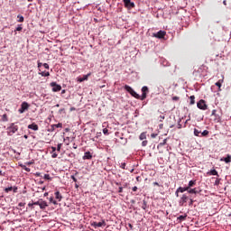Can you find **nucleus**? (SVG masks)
Instances as JSON below:
<instances>
[{
    "mask_svg": "<svg viewBox=\"0 0 231 231\" xmlns=\"http://www.w3.org/2000/svg\"><path fill=\"white\" fill-rule=\"evenodd\" d=\"M196 183V180H190L187 187H179L175 191L176 198H180V192H187V194H199L197 189H193Z\"/></svg>",
    "mask_w": 231,
    "mask_h": 231,
    "instance_id": "obj_1",
    "label": "nucleus"
},
{
    "mask_svg": "<svg viewBox=\"0 0 231 231\" xmlns=\"http://www.w3.org/2000/svg\"><path fill=\"white\" fill-rule=\"evenodd\" d=\"M40 190H37L36 192H34L33 198H37L38 199L36 200V199H32V204L31 202V208L32 206H33V204H37L40 206L41 209H45L48 206V203L46 202V200H42V199H39V198H42L44 189H40Z\"/></svg>",
    "mask_w": 231,
    "mask_h": 231,
    "instance_id": "obj_2",
    "label": "nucleus"
},
{
    "mask_svg": "<svg viewBox=\"0 0 231 231\" xmlns=\"http://www.w3.org/2000/svg\"><path fill=\"white\" fill-rule=\"evenodd\" d=\"M180 198L179 199L180 206H187V202L189 200V195L185 194V192H180Z\"/></svg>",
    "mask_w": 231,
    "mask_h": 231,
    "instance_id": "obj_3",
    "label": "nucleus"
},
{
    "mask_svg": "<svg viewBox=\"0 0 231 231\" xmlns=\"http://www.w3.org/2000/svg\"><path fill=\"white\" fill-rule=\"evenodd\" d=\"M125 89L126 90V92H129V94H131L133 97H135V99L141 98V96L137 94V92H135L134 89L130 87V85H125Z\"/></svg>",
    "mask_w": 231,
    "mask_h": 231,
    "instance_id": "obj_4",
    "label": "nucleus"
},
{
    "mask_svg": "<svg viewBox=\"0 0 231 231\" xmlns=\"http://www.w3.org/2000/svg\"><path fill=\"white\" fill-rule=\"evenodd\" d=\"M18 129L19 127H17V125H15L14 124H12L11 126L7 128V134H9V136H12V134H14V133H17Z\"/></svg>",
    "mask_w": 231,
    "mask_h": 231,
    "instance_id": "obj_5",
    "label": "nucleus"
},
{
    "mask_svg": "<svg viewBox=\"0 0 231 231\" xmlns=\"http://www.w3.org/2000/svg\"><path fill=\"white\" fill-rule=\"evenodd\" d=\"M51 87H52V92H60L62 88L61 85H59L56 81H51Z\"/></svg>",
    "mask_w": 231,
    "mask_h": 231,
    "instance_id": "obj_6",
    "label": "nucleus"
},
{
    "mask_svg": "<svg viewBox=\"0 0 231 231\" xmlns=\"http://www.w3.org/2000/svg\"><path fill=\"white\" fill-rule=\"evenodd\" d=\"M209 134V131H203V133L201 131H199V129H194V135L195 136H208Z\"/></svg>",
    "mask_w": 231,
    "mask_h": 231,
    "instance_id": "obj_7",
    "label": "nucleus"
},
{
    "mask_svg": "<svg viewBox=\"0 0 231 231\" xmlns=\"http://www.w3.org/2000/svg\"><path fill=\"white\" fill-rule=\"evenodd\" d=\"M123 2L125 8H128V10H132L135 6L134 3H132L131 0H123Z\"/></svg>",
    "mask_w": 231,
    "mask_h": 231,
    "instance_id": "obj_8",
    "label": "nucleus"
},
{
    "mask_svg": "<svg viewBox=\"0 0 231 231\" xmlns=\"http://www.w3.org/2000/svg\"><path fill=\"white\" fill-rule=\"evenodd\" d=\"M197 106L199 109H203V110L208 109V105L204 99H200V101L197 103Z\"/></svg>",
    "mask_w": 231,
    "mask_h": 231,
    "instance_id": "obj_9",
    "label": "nucleus"
},
{
    "mask_svg": "<svg viewBox=\"0 0 231 231\" xmlns=\"http://www.w3.org/2000/svg\"><path fill=\"white\" fill-rule=\"evenodd\" d=\"M143 95L140 97L141 101H144L147 97V93L149 92L148 87H143L142 88Z\"/></svg>",
    "mask_w": 231,
    "mask_h": 231,
    "instance_id": "obj_10",
    "label": "nucleus"
},
{
    "mask_svg": "<svg viewBox=\"0 0 231 231\" xmlns=\"http://www.w3.org/2000/svg\"><path fill=\"white\" fill-rule=\"evenodd\" d=\"M167 32L165 31H159L156 34H153L154 38H159L162 40L166 36Z\"/></svg>",
    "mask_w": 231,
    "mask_h": 231,
    "instance_id": "obj_11",
    "label": "nucleus"
},
{
    "mask_svg": "<svg viewBox=\"0 0 231 231\" xmlns=\"http://www.w3.org/2000/svg\"><path fill=\"white\" fill-rule=\"evenodd\" d=\"M28 107H30L28 103L23 102V103H22L21 108L18 111H19V113L23 114V113H24V111H26L28 109Z\"/></svg>",
    "mask_w": 231,
    "mask_h": 231,
    "instance_id": "obj_12",
    "label": "nucleus"
},
{
    "mask_svg": "<svg viewBox=\"0 0 231 231\" xmlns=\"http://www.w3.org/2000/svg\"><path fill=\"white\" fill-rule=\"evenodd\" d=\"M51 157L52 159H57L58 157L56 146H51Z\"/></svg>",
    "mask_w": 231,
    "mask_h": 231,
    "instance_id": "obj_13",
    "label": "nucleus"
},
{
    "mask_svg": "<svg viewBox=\"0 0 231 231\" xmlns=\"http://www.w3.org/2000/svg\"><path fill=\"white\" fill-rule=\"evenodd\" d=\"M93 157L91 152H85V154L83 156V160L86 161V160H91Z\"/></svg>",
    "mask_w": 231,
    "mask_h": 231,
    "instance_id": "obj_14",
    "label": "nucleus"
},
{
    "mask_svg": "<svg viewBox=\"0 0 231 231\" xmlns=\"http://www.w3.org/2000/svg\"><path fill=\"white\" fill-rule=\"evenodd\" d=\"M208 174H211V175H213V176H219V174H218V172H217V171L216 169H211V170L208 172Z\"/></svg>",
    "mask_w": 231,
    "mask_h": 231,
    "instance_id": "obj_15",
    "label": "nucleus"
},
{
    "mask_svg": "<svg viewBox=\"0 0 231 231\" xmlns=\"http://www.w3.org/2000/svg\"><path fill=\"white\" fill-rule=\"evenodd\" d=\"M220 161H225L226 164H229L231 162V155H226L225 159H220Z\"/></svg>",
    "mask_w": 231,
    "mask_h": 231,
    "instance_id": "obj_16",
    "label": "nucleus"
},
{
    "mask_svg": "<svg viewBox=\"0 0 231 231\" xmlns=\"http://www.w3.org/2000/svg\"><path fill=\"white\" fill-rule=\"evenodd\" d=\"M31 129L32 131H39V125H37V124H35V123H32V124H31Z\"/></svg>",
    "mask_w": 231,
    "mask_h": 231,
    "instance_id": "obj_17",
    "label": "nucleus"
},
{
    "mask_svg": "<svg viewBox=\"0 0 231 231\" xmlns=\"http://www.w3.org/2000/svg\"><path fill=\"white\" fill-rule=\"evenodd\" d=\"M55 198H56L58 200H62V195H61L60 192H59V191L55 192Z\"/></svg>",
    "mask_w": 231,
    "mask_h": 231,
    "instance_id": "obj_18",
    "label": "nucleus"
},
{
    "mask_svg": "<svg viewBox=\"0 0 231 231\" xmlns=\"http://www.w3.org/2000/svg\"><path fill=\"white\" fill-rule=\"evenodd\" d=\"M106 226V220H102L101 222H97V226Z\"/></svg>",
    "mask_w": 231,
    "mask_h": 231,
    "instance_id": "obj_19",
    "label": "nucleus"
},
{
    "mask_svg": "<svg viewBox=\"0 0 231 231\" xmlns=\"http://www.w3.org/2000/svg\"><path fill=\"white\" fill-rule=\"evenodd\" d=\"M2 122H8V116L6 114L2 116Z\"/></svg>",
    "mask_w": 231,
    "mask_h": 231,
    "instance_id": "obj_20",
    "label": "nucleus"
},
{
    "mask_svg": "<svg viewBox=\"0 0 231 231\" xmlns=\"http://www.w3.org/2000/svg\"><path fill=\"white\" fill-rule=\"evenodd\" d=\"M187 218V215H180V217H178V220H180V222L183 221V220H186Z\"/></svg>",
    "mask_w": 231,
    "mask_h": 231,
    "instance_id": "obj_21",
    "label": "nucleus"
},
{
    "mask_svg": "<svg viewBox=\"0 0 231 231\" xmlns=\"http://www.w3.org/2000/svg\"><path fill=\"white\" fill-rule=\"evenodd\" d=\"M42 76H50V72H49V70H47V72H46V70H42V72H39Z\"/></svg>",
    "mask_w": 231,
    "mask_h": 231,
    "instance_id": "obj_22",
    "label": "nucleus"
},
{
    "mask_svg": "<svg viewBox=\"0 0 231 231\" xmlns=\"http://www.w3.org/2000/svg\"><path fill=\"white\" fill-rule=\"evenodd\" d=\"M139 139H141V140H143V139H146V133H142V134H140Z\"/></svg>",
    "mask_w": 231,
    "mask_h": 231,
    "instance_id": "obj_23",
    "label": "nucleus"
},
{
    "mask_svg": "<svg viewBox=\"0 0 231 231\" xmlns=\"http://www.w3.org/2000/svg\"><path fill=\"white\" fill-rule=\"evenodd\" d=\"M89 76H90V72H88V74H85V75L83 76V78H81L80 81H84V80L88 79V78Z\"/></svg>",
    "mask_w": 231,
    "mask_h": 231,
    "instance_id": "obj_24",
    "label": "nucleus"
},
{
    "mask_svg": "<svg viewBox=\"0 0 231 231\" xmlns=\"http://www.w3.org/2000/svg\"><path fill=\"white\" fill-rule=\"evenodd\" d=\"M164 144H167V139H163L162 143H159L158 148H160V146H164Z\"/></svg>",
    "mask_w": 231,
    "mask_h": 231,
    "instance_id": "obj_25",
    "label": "nucleus"
},
{
    "mask_svg": "<svg viewBox=\"0 0 231 231\" xmlns=\"http://www.w3.org/2000/svg\"><path fill=\"white\" fill-rule=\"evenodd\" d=\"M194 202H195L194 199H192V197H189V206H193Z\"/></svg>",
    "mask_w": 231,
    "mask_h": 231,
    "instance_id": "obj_26",
    "label": "nucleus"
},
{
    "mask_svg": "<svg viewBox=\"0 0 231 231\" xmlns=\"http://www.w3.org/2000/svg\"><path fill=\"white\" fill-rule=\"evenodd\" d=\"M17 18L19 19L18 23H23L24 21V17H23L21 14H18Z\"/></svg>",
    "mask_w": 231,
    "mask_h": 231,
    "instance_id": "obj_27",
    "label": "nucleus"
},
{
    "mask_svg": "<svg viewBox=\"0 0 231 231\" xmlns=\"http://www.w3.org/2000/svg\"><path fill=\"white\" fill-rule=\"evenodd\" d=\"M12 190H14L13 187H8L5 189V192H12Z\"/></svg>",
    "mask_w": 231,
    "mask_h": 231,
    "instance_id": "obj_28",
    "label": "nucleus"
},
{
    "mask_svg": "<svg viewBox=\"0 0 231 231\" xmlns=\"http://www.w3.org/2000/svg\"><path fill=\"white\" fill-rule=\"evenodd\" d=\"M189 100L190 104H195V96H190Z\"/></svg>",
    "mask_w": 231,
    "mask_h": 231,
    "instance_id": "obj_29",
    "label": "nucleus"
},
{
    "mask_svg": "<svg viewBox=\"0 0 231 231\" xmlns=\"http://www.w3.org/2000/svg\"><path fill=\"white\" fill-rule=\"evenodd\" d=\"M62 147V143H59V144L57 145V152H60Z\"/></svg>",
    "mask_w": 231,
    "mask_h": 231,
    "instance_id": "obj_30",
    "label": "nucleus"
},
{
    "mask_svg": "<svg viewBox=\"0 0 231 231\" xmlns=\"http://www.w3.org/2000/svg\"><path fill=\"white\" fill-rule=\"evenodd\" d=\"M91 226H94V228H97L98 222H92Z\"/></svg>",
    "mask_w": 231,
    "mask_h": 231,
    "instance_id": "obj_31",
    "label": "nucleus"
},
{
    "mask_svg": "<svg viewBox=\"0 0 231 231\" xmlns=\"http://www.w3.org/2000/svg\"><path fill=\"white\" fill-rule=\"evenodd\" d=\"M53 127L62 128L63 125H62V124H55V125H53Z\"/></svg>",
    "mask_w": 231,
    "mask_h": 231,
    "instance_id": "obj_32",
    "label": "nucleus"
},
{
    "mask_svg": "<svg viewBox=\"0 0 231 231\" xmlns=\"http://www.w3.org/2000/svg\"><path fill=\"white\" fill-rule=\"evenodd\" d=\"M142 144L143 146H147L148 141L146 140V138L143 141Z\"/></svg>",
    "mask_w": 231,
    "mask_h": 231,
    "instance_id": "obj_33",
    "label": "nucleus"
},
{
    "mask_svg": "<svg viewBox=\"0 0 231 231\" xmlns=\"http://www.w3.org/2000/svg\"><path fill=\"white\" fill-rule=\"evenodd\" d=\"M50 201L52 202L53 204H58V201L54 200L53 197H51Z\"/></svg>",
    "mask_w": 231,
    "mask_h": 231,
    "instance_id": "obj_34",
    "label": "nucleus"
},
{
    "mask_svg": "<svg viewBox=\"0 0 231 231\" xmlns=\"http://www.w3.org/2000/svg\"><path fill=\"white\" fill-rule=\"evenodd\" d=\"M45 180H51L50 174H44Z\"/></svg>",
    "mask_w": 231,
    "mask_h": 231,
    "instance_id": "obj_35",
    "label": "nucleus"
},
{
    "mask_svg": "<svg viewBox=\"0 0 231 231\" xmlns=\"http://www.w3.org/2000/svg\"><path fill=\"white\" fill-rule=\"evenodd\" d=\"M216 86H217V87H218V88H221V86H222L221 81H217Z\"/></svg>",
    "mask_w": 231,
    "mask_h": 231,
    "instance_id": "obj_36",
    "label": "nucleus"
},
{
    "mask_svg": "<svg viewBox=\"0 0 231 231\" xmlns=\"http://www.w3.org/2000/svg\"><path fill=\"white\" fill-rule=\"evenodd\" d=\"M43 68H45V69H50V66L47 63L43 64Z\"/></svg>",
    "mask_w": 231,
    "mask_h": 231,
    "instance_id": "obj_37",
    "label": "nucleus"
},
{
    "mask_svg": "<svg viewBox=\"0 0 231 231\" xmlns=\"http://www.w3.org/2000/svg\"><path fill=\"white\" fill-rule=\"evenodd\" d=\"M71 180H73V181H75V182L78 181V179H77L76 176H74V175H71Z\"/></svg>",
    "mask_w": 231,
    "mask_h": 231,
    "instance_id": "obj_38",
    "label": "nucleus"
},
{
    "mask_svg": "<svg viewBox=\"0 0 231 231\" xmlns=\"http://www.w3.org/2000/svg\"><path fill=\"white\" fill-rule=\"evenodd\" d=\"M146 206H147V203L145 202V200L143 201V209H146Z\"/></svg>",
    "mask_w": 231,
    "mask_h": 231,
    "instance_id": "obj_39",
    "label": "nucleus"
},
{
    "mask_svg": "<svg viewBox=\"0 0 231 231\" xmlns=\"http://www.w3.org/2000/svg\"><path fill=\"white\" fill-rule=\"evenodd\" d=\"M103 134H108V129H103Z\"/></svg>",
    "mask_w": 231,
    "mask_h": 231,
    "instance_id": "obj_40",
    "label": "nucleus"
},
{
    "mask_svg": "<svg viewBox=\"0 0 231 231\" xmlns=\"http://www.w3.org/2000/svg\"><path fill=\"white\" fill-rule=\"evenodd\" d=\"M173 101H179L180 97H178L177 96L172 97Z\"/></svg>",
    "mask_w": 231,
    "mask_h": 231,
    "instance_id": "obj_41",
    "label": "nucleus"
},
{
    "mask_svg": "<svg viewBox=\"0 0 231 231\" xmlns=\"http://www.w3.org/2000/svg\"><path fill=\"white\" fill-rule=\"evenodd\" d=\"M23 169H24V171H27V172H30V169L26 166H23Z\"/></svg>",
    "mask_w": 231,
    "mask_h": 231,
    "instance_id": "obj_42",
    "label": "nucleus"
},
{
    "mask_svg": "<svg viewBox=\"0 0 231 231\" xmlns=\"http://www.w3.org/2000/svg\"><path fill=\"white\" fill-rule=\"evenodd\" d=\"M121 167H122V169H125V167H126L125 162H123V163L121 164Z\"/></svg>",
    "mask_w": 231,
    "mask_h": 231,
    "instance_id": "obj_43",
    "label": "nucleus"
},
{
    "mask_svg": "<svg viewBox=\"0 0 231 231\" xmlns=\"http://www.w3.org/2000/svg\"><path fill=\"white\" fill-rule=\"evenodd\" d=\"M137 190H138V187H133V191L134 192H137Z\"/></svg>",
    "mask_w": 231,
    "mask_h": 231,
    "instance_id": "obj_44",
    "label": "nucleus"
},
{
    "mask_svg": "<svg viewBox=\"0 0 231 231\" xmlns=\"http://www.w3.org/2000/svg\"><path fill=\"white\" fill-rule=\"evenodd\" d=\"M158 136V134H151V137L154 138V137H157Z\"/></svg>",
    "mask_w": 231,
    "mask_h": 231,
    "instance_id": "obj_45",
    "label": "nucleus"
},
{
    "mask_svg": "<svg viewBox=\"0 0 231 231\" xmlns=\"http://www.w3.org/2000/svg\"><path fill=\"white\" fill-rule=\"evenodd\" d=\"M21 30H23V27H21V26L16 28V32H21Z\"/></svg>",
    "mask_w": 231,
    "mask_h": 231,
    "instance_id": "obj_46",
    "label": "nucleus"
},
{
    "mask_svg": "<svg viewBox=\"0 0 231 231\" xmlns=\"http://www.w3.org/2000/svg\"><path fill=\"white\" fill-rule=\"evenodd\" d=\"M123 190H124L123 187H119V190H118V192H119V193H122V192H123Z\"/></svg>",
    "mask_w": 231,
    "mask_h": 231,
    "instance_id": "obj_47",
    "label": "nucleus"
},
{
    "mask_svg": "<svg viewBox=\"0 0 231 231\" xmlns=\"http://www.w3.org/2000/svg\"><path fill=\"white\" fill-rule=\"evenodd\" d=\"M42 66V62H38V68L41 69Z\"/></svg>",
    "mask_w": 231,
    "mask_h": 231,
    "instance_id": "obj_48",
    "label": "nucleus"
},
{
    "mask_svg": "<svg viewBox=\"0 0 231 231\" xmlns=\"http://www.w3.org/2000/svg\"><path fill=\"white\" fill-rule=\"evenodd\" d=\"M5 171H0V176H5Z\"/></svg>",
    "mask_w": 231,
    "mask_h": 231,
    "instance_id": "obj_49",
    "label": "nucleus"
},
{
    "mask_svg": "<svg viewBox=\"0 0 231 231\" xmlns=\"http://www.w3.org/2000/svg\"><path fill=\"white\" fill-rule=\"evenodd\" d=\"M216 113H217V109H213L212 110V115H216Z\"/></svg>",
    "mask_w": 231,
    "mask_h": 231,
    "instance_id": "obj_50",
    "label": "nucleus"
},
{
    "mask_svg": "<svg viewBox=\"0 0 231 231\" xmlns=\"http://www.w3.org/2000/svg\"><path fill=\"white\" fill-rule=\"evenodd\" d=\"M73 148L77 149L78 148V145L76 144V143H74L73 144Z\"/></svg>",
    "mask_w": 231,
    "mask_h": 231,
    "instance_id": "obj_51",
    "label": "nucleus"
},
{
    "mask_svg": "<svg viewBox=\"0 0 231 231\" xmlns=\"http://www.w3.org/2000/svg\"><path fill=\"white\" fill-rule=\"evenodd\" d=\"M181 127H182L181 125L179 124V125H178V128H179V129H181Z\"/></svg>",
    "mask_w": 231,
    "mask_h": 231,
    "instance_id": "obj_52",
    "label": "nucleus"
},
{
    "mask_svg": "<svg viewBox=\"0 0 231 231\" xmlns=\"http://www.w3.org/2000/svg\"><path fill=\"white\" fill-rule=\"evenodd\" d=\"M75 187H76V189H79V185L77 182H75Z\"/></svg>",
    "mask_w": 231,
    "mask_h": 231,
    "instance_id": "obj_53",
    "label": "nucleus"
},
{
    "mask_svg": "<svg viewBox=\"0 0 231 231\" xmlns=\"http://www.w3.org/2000/svg\"><path fill=\"white\" fill-rule=\"evenodd\" d=\"M223 3L225 5V6H226V5H227L226 1H224Z\"/></svg>",
    "mask_w": 231,
    "mask_h": 231,
    "instance_id": "obj_54",
    "label": "nucleus"
},
{
    "mask_svg": "<svg viewBox=\"0 0 231 231\" xmlns=\"http://www.w3.org/2000/svg\"><path fill=\"white\" fill-rule=\"evenodd\" d=\"M43 196L46 198V196H48V192H45V194Z\"/></svg>",
    "mask_w": 231,
    "mask_h": 231,
    "instance_id": "obj_55",
    "label": "nucleus"
},
{
    "mask_svg": "<svg viewBox=\"0 0 231 231\" xmlns=\"http://www.w3.org/2000/svg\"><path fill=\"white\" fill-rule=\"evenodd\" d=\"M218 183H219V181L217 180H216V185H218Z\"/></svg>",
    "mask_w": 231,
    "mask_h": 231,
    "instance_id": "obj_56",
    "label": "nucleus"
},
{
    "mask_svg": "<svg viewBox=\"0 0 231 231\" xmlns=\"http://www.w3.org/2000/svg\"><path fill=\"white\" fill-rule=\"evenodd\" d=\"M40 174H41L40 172H36V175H37V176H40Z\"/></svg>",
    "mask_w": 231,
    "mask_h": 231,
    "instance_id": "obj_57",
    "label": "nucleus"
},
{
    "mask_svg": "<svg viewBox=\"0 0 231 231\" xmlns=\"http://www.w3.org/2000/svg\"><path fill=\"white\" fill-rule=\"evenodd\" d=\"M61 94H65V90H62V91H61Z\"/></svg>",
    "mask_w": 231,
    "mask_h": 231,
    "instance_id": "obj_58",
    "label": "nucleus"
},
{
    "mask_svg": "<svg viewBox=\"0 0 231 231\" xmlns=\"http://www.w3.org/2000/svg\"><path fill=\"white\" fill-rule=\"evenodd\" d=\"M104 87H106V85H102V87H100V88H103Z\"/></svg>",
    "mask_w": 231,
    "mask_h": 231,
    "instance_id": "obj_59",
    "label": "nucleus"
},
{
    "mask_svg": "<svg viewBox=\"0 0 231 231\" xmlns=\"http://www.w3.org/2000/svg\"><path fill=\"white\" fill-rule=\"evenodd\" d=\"M16 190H17V189H14V192H15Z\"/></svg>",
    "mask_w": 231,
    "mask_h": 231,
    "instance_id": "obj_60",
    "label": "nucleus"
},
{
    "mask_svg": "<svg viewBox=\"0 0 231 231\" xmlns=\"http://www.w3.org/2000/svg\"><path fill=\"white\" fill-rule=\"evenodd\" d=\"M25 138H28V135H24Z\"/></svg>",
    "mask_w": 231,
    "mask_h": 231,
    "instance_id": "obj_61",
    "label": "nucleus"
},
{
    "mask_svg": "<svg viewBox=\"0 0 231 231\" xmlns=\"http://www.w3.org/2000/svg\"><path fill=\"white\" fill-rule=\"evenodd\" d=\"M154 185H159V183L156 182V183H154Z\"/></svg>",
    "mask_w": 231,
    "mask_h": 231,
    "instance_id": "obj_62",
    "label": "nucleus"
},
{
    "mask_svg": "<svg viewBox=\"0 0 231 231\" xmlns=\"http://www.w3.org/2000/svg\"><path fill=\"white\" fill-rule=\"evenodd\" d=\"M162 127V125H161V128Z\"/></svg>",
    "mask_w": 231,
    "mask_h": 231,
    "instance_id": "obj_63",
    "label": "nucleus"
},
{
    "mask_svg": "<svg viewBox=\"0 0 231 231\" xmlns=\"http://www.w3.org/2000/svg\"><path fill=\"white\" fill-rule=\"evenodd\" d=\"M162 127V125H161V128Z\"/></svg>",
    "mask_w": 231,
    "mask_h": 231,
    "instance_id": "obj_64",
    "label": "nucleus"
}]
</instances>
